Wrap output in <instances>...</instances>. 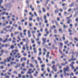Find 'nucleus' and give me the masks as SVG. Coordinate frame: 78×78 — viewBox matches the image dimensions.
<instances>
[{"instance_id":"f257e3e1","label":"nucleus","mask_w":78,"mask_h":78,"mask_svg":"<svg viewBox=\"0 0 78 78\" xmlns=\"http://www.w3.org/2000/svg\"><path fill=\"white\" fill-rule=\"evenodd\" d=\"M69 67L67 66H66V68H64V69H63V72H64V73H65V76H66V71H69Z\"/></svg>"},{"instance_id":"f03ea898","label":"nucleus","mask_w":78,"mask_h":78,"mask_svg":"<svg viewBox=\"0 0 78 78\" xmlns=\"http://www.w3.org/2000/svg\"><path fill=\"white\" fill-rule=\"evenodd\" d=\"M70 17L69 16V17H67L66 18L67 19H69V20H67V23L68 24H69L70 22H72V20L70 19Z\"/></svg>"},{"instance_id":"7ed1b4c3","label":"nucleus","mask_w":78,"mask_h":78,"mask_svg":"<svg viewBox=\"0 0 78 78\" xmlns=\"http://www.w3.org/2000/svg\"><path fill=\"white\" fill-rule=\"evenodd\" d=\"M46 39H47L46 38H42V40L43 42L42 43L43 44H45L46 43Z\"/></svg>"},{"instance_id":"20e7f679","label":"nucleus","mask_w":78,"mask_h":78,"mask_svg":"<svg viewBox=\"0 0 78 78\" xmlns=\"http://www.w3.org/2000/svg\"><path fill=\"white\" fill-rule=\"evenodd\" d=\"M5 6L7 8H11L12 6L10 4H5Z\"/></svg>"},{"instance_id":"39448f33","label":"nucleus","mask_w":78,"mask_h":78,"mask_svg":"<svg viewBox=\"0 0 78 78\" xmlns=\"http://www.w3.org/2000/svg\"><path fill=\"white\" fill-rule=\"evenodd\" d=\"M17 55H16L15 56V58H17V56H18V58H20V57H21V55H20V53H18L17 54Z\"/></svg>"},{"instance_id":"423d86ee","label":"nucleus","mask_w":78,"mask_h":78,"mask_svg":"<svg viewBox=\"0 0 78 78\" xmlns=\"http://www.w3.org/2000/svg\"><path fill=\"white\" fill-rule=\"evenodd\" d=\"M14 51H16V52H18V51L17 50H12V53H13V55H16V53L14 52Z\"/></svg>"},{"instance_id":"0eeeda50","label":"nucleus","mask_w":78,"mask_h":78,"mask_svg":"<svg viewBox=\"0 0 78 78\" xmlns=\"http://www.w3.org/2000/svg\"><path fill=\"white\" fill-rule=\"evenodd\" d=\"M7 42H8V38H5V40H3L2 41V42L4 44L6 43Z\"/></svg>"},{"instance_id":"6e6552de","label":"nucleus","mask_w":78,"mask_h":78,"mask_svg":"<svg viewBox=\"0 0 78 78\" xmlns=\"http://www.w3.org/2000/svg\"><path fill=\"white\" fill-rule=\"evenodd\" d=\"M11 28V26L9 25L6 27L5 28H3V30L4 31H6V30H5V29H6L7 28Z\"/></svg>"},{"instance_id":"1a4fd4ad","label":"nucleus","mask_w":78,"mask_h":78,"mask_svg":"<svg viewBox=\"0 0 78 78\" xmlns=\"http://www.w3.org/2000/svg\"><path fill=\"white\" fill-rule=\"evenodd\" d=\"M23 59L24 61H26L27 60V58L25 57H23V58H21V62H22L23 61Z\"/></svg>"},{"instance_id":"9d476101","label":"nucleus","mask_w":78,"mask_h":78,"mask_svg":"<svg viewBox=\"0 0 78 78\" xmlns=\"http://www.w3.org/2000/svg\"><path fill=\"white\" fill-rule=\"evenodd\" d=\"M27 33L28 34V37H31V34L30 33V30H28Z\"/></svg>"},{"instance_id":"9b49d317","label":"nucleus","mask_w":78,"mask_h":78,"mask_svg":"<svg viewBox=\"0 0 78 78\" xmlns=\"http://www.w3.org/2000/svg\"><path fill=\"white\" fill-rule=\"evenodd\" d=\"M17 39H19V40H17L16 41V42H19V41H20L21 39H20V37H19V35H18L17 37Z\"/></svg>"},{"instance_id":"f8f14e48","label":"nucleus","mask_w":78,"mask_h":78,"mask_svg":"<svg viewBox=\"0 0 78 78\" xmlns=\"http://www.w3.org/2000/svg\"><path fill=\"white\" fill-rule=\"evenodd\" d=\"M48 30L47 28L45 29L44 30V31L46 32L47 34H49V32H48Z\"/></svg>"},{"instance_id":"ddd939ff","label":"nucleus","mask_w":78,"mask_h":78,"mask_svg":"<svg viewBox=\"0 0 78 78\" xmlns=\"http://www.w3.org/2000/svg\"><path fill=\"white\" fill-rule=\"evenodd\" d=\"M33 51H34V53H37V51L36 50V48H34L33 49Z\"/></svg>"},{"instance_id":"4468645a","label":"nucleus","mask_w":78,"mask_h":78,"mask_svg":"<svg viewBox=\"0 0 78 78\" xmlns=\"http://www.w3.org/2000/svg\"><path fill=\"white\" fill-rule=\"evenodd\" d=\"M20 35L21 37H24V36H22V35H23V34L21 32L20 33Z\"/></svg>"},{"instance_id":"2eb2a0df","label":"nucleus","mask_w":78,"mask_h":78,"mask_svg":"<svg viewBox=\"0 0 78 78\" xmlns=\"http://www.w3.org/2000/svg\"><path fill=\"white\" fill-rule=\"evenodd\" d=\"M54 37H55V40H56V41H58V37H57V35H54Z\"/></svg>"},{"instance_id":"dca6fc26","label":"nucleus","mask_w":78,"mask_h":78,"mask_svg":"<svg viewBox=\"0 0 78 78\" xmlns=\"http://www.w3.org/2000/svg\"><path fill=\"white\" fill-rule=\"evenodd\" d=\"M10 64L11 65H12V64H13L14 65H15L16 64V62H11Z\"/></svg>"},{"instance_id":"f3484780","label":"nucleus","mask_w":78,"mask_h":78,"mask_svg":"<svg viewBox=\"0 0 78 78\" xmlns=\"http://www.w3.org/2000/svg\"><path fill=\"white\" fill-rule=\"evenodd\" d=\"M50 28L51 30H52L53 28H54V29L56 28V26L55 25H53L52 26V27H50Z\"/></svg>"},{"instance_id":"a211bd4d","label":"nucleus","mask_w":78,"mask_h":78,"mask_svg":"<svg viewBox=\"0 0 78 78\" xmlns=\"http://www.w3.org/2000/svg\"><path fill=\"white\" fill-rule=\"evenodd\" d=\"M74 6V3H73L69 5V7H72V6Z\"/></svg>"},{"instance_id":"6ab92c4d","label":"nucleus","mask_w":78,"mask_h":78,"mask_svg":"<svg viewBox=\"0 0 78 78\" xmlns=\"http://www.w3.org/2000/svg\"><path fill=\"white\" fill-rule=\"evenodd\" d=\"M11 59V57H9V58H7V61L8 62H10V59Z\"/></svg>"},{"instance_id":"aec40b11","label":"nucleus","mask_w":78,"mask_h":78,"mask_svg":"<svg viewBox=\"0 0 78 78\" xmlns=\"http://www.w3.org/2000/svg\"><path fill=\"white\" fill-rule=\"evenodd\" d=\"M62 39L63 41H65V35L63 34V37H62Z\"/></svg>"},{"instance_id":"412c9836","label":"nucleus","mask_w":78,"mask_h":78,"mask_svg":"<svg viewBox=\"0 0 78 78\" xmlns=\"http://www.w3.org/2000/svg\"><path fill=\"white\" fill-rule=\"evenodd\" d=\"M19 33V32L16 31L15 32V33H14V34L15 35H16V34H18Z\"/></svg>"},{"instance_id":"4be33fe9","label":"nucleus","mask_w":78,"mask_h":78,"mask_svg":"<svg viewBox=\"0 0 78 78\" xmlns=\"http://www.w3.org/2000/svg\"><path fill=\"white\" fill-rule=\"evenodd\" d=\"M42 9L43 12H45V9L44 7H42Z\"/></svg>"},{"instance_id":"5701e85b","label":"nucleus","mask_w":78,"mask_h":78,"mask_svg":"<svg viewBox=\"0 0 78 78\" xmlns=\"http://www.w3.org/2000/svg\"><path fill=\"white\" fill-rule=\"evenodd\" d=\"M45 64H42L41 65V68H44V67H45Z\"/></svg>"},{"instance_id":"b1692460","label":"nucleus","mask_w":78,"mask_h":78,"mask_svg":"<svg viewBox=\"0 0 78 78\" xmlns=\"http://www.w3.org/2000/svg\"><path fill=\"white\" fill-rule=\"evenodd\" d=\"M31 43H32V44H34V40H33V39H32V38L31 39Z\"/></svg>"},{"instance_id":"393cba45","label":"nucleus","mask_w":78,"mask_h":78,"mask_svg":"<svg viewBox=\"0 0 78 78\" xmlns=\"http://www.w3.org/2000/svg\"><path fill=\"white\" fill-rule=\"evenodd\" d=\"M64 75L65 76H66V75H67V76H69V73H66V75L65 76V73H64Z\"/></svg>"},{"instance_id":"a878e982","label":"nucleus","mask_w":78,"mask_h":78,"mask_svg":"<svg viewBox=\"0 0 78 78\" xmlns=\"http://www.w3.org/2000/svg\"><path fill=\"white\" fill-rule=\"evenodd\" d=\"M43 18H44V20H45L47 19V16H46L44 15V16Z\"/></svg>"},{"instance_id":"bb28decb","label":"nucleus","mask_w":78,"mask_h":78,"mask_svg":"<svg viewBox=\"0 0 78 78\" xmlns=\"http://www.w3.org/2000/svg\"><path fill=\"white\" fill-rule=\"evenodd\" d=\"M59 12V11H58V10H56L55 11V14H56V13H58Z\"/></svg>"},{"instance_id":"cd10ccee","label":"nucleus","mask_w":78,"mask_h":78,"mask_svg":"<svg viewBox=\"0 0 78 78\" xmlns=\"http://www.w3.org/2000/svg\"><path fill=\"white\" fill-rule=\"evenodd\" d=\"M18 29L20 31H22V28H21V27L20 26H19L18 28Z\"/></svg>"},{"instance_id":"c85d7f7f","label":"nucleus","mask_w":78,"mask_h":78,"mask_svg":"<svg viewBox=\"0 0 78 78\" xmlns=\"http://www.w3.org/2000/svg\"><path fill=\"white\" fill-rule=\"evenodd\" d=\"M14 48V46L13 45H12L11 46L10 48L11 49H13Z\"/></svg>"},{"instance_id":"c756f323","label":"nucleus","mask_w":78,"mask_h":78,"mask_svg":"<svg viewBox=\"0 0 78 78\" xmlns=\"http://www.w3.org/2000/svg\"><path fill=\"white\" fill-rule=\"evenodd\" d=\"M44 23H48V20H47V19L44 20Z\"/></svg>"},{"instance_id":"7c9ffc66","label":"nucleus","mask_w":78,"mask_h":78,"mask_svg":"<svg viewBox=\"0 0 78 78\" xmlns=\"http://www.w3.org/2000/svg\"><path fill=\"white\" fill-rule=\"evenodd\" d=\"M28 73H29V75H31V73L30 71H28L27 73V74H28Z\"/></svg>"},{"instance_id":"2f4dec72","label":"nucleus","mask_w":78,"mask_h":78,"mask_svg":"<svg viewBox=\"0 0 78 78\" xmlns=\"http://www.w3.org/2000/svg\"><path fill=\"white\" fill-rule=\"evenodd\" d=\"M34 61L35 62V64L36 65H37V61L36 60H34Z\"/></svg>"},{"instance_id":"473e14b6","label":"nucleus","mask_w":78,"mask_h":78,"mask_svg":"<svg viewBox=\"0 0 78 78\" xmlns=\"http://www.w3.org/2000/svg\"><path fill=\"white\" fill-rule=\"evenodd\" d=\"M54 33L55 34L57 33V30H55L54 31Z\"/></svg>"},{"instance_id":"72a5a7b5","label":"nucleus","mask_w":78,"mask_h":78,"mask_svg":"<svg viewBox=\"0 0 78 78\" xmlns=\"http://www.w3.org/2000/svg\"><path fill=\"white\" fill-rule=\"evenodd\" d=\"M32 33L33 34H34V33H36V31H32Z\"/></svg>"},{"instance_id":"f704fd0d","label":"nucleus","mask_w":78,"mask_h":78,"mask_svg":"<svg viewBox=\"0 0 78 78\" xmlns=\"http://www.w3.org/2000/svg\"><path fill=\"white\" fill-rule=\"evenodd\" d=\"M22 66L24 67H25V63H23V64H22Z\"/></svg>"},{"instance_id":"c9c22d12","label":"nucleus","mask_w":78,"mask_h":78,"mask_svg":"<svg viewBox=\"0 0 78 78\" xmlns=\"http://www.w3.org/2000/svg\"><path fill=\"white\" fill-rule=\"evenodd\" d=\"M6 38L7 39H8V38H9V35H6Z\"/></svg>"},{"instance_id":"e433bc0d","label":"nucleus","mask_w":78,"mask_h":78,"mask_svg":"<svg viewBox=\"0 0 78 78\" xmlns=\"http://www.w3.org/2000/svg\"><path fill=\"white\" fill-rule=\"evenodd\" d=\"M26 49H27V51H29V50L28 49V48H29V47L28 46H27L26 47Z\"/></svg>"},{"instance_id":"4c0bfd02","label":"nucleus","mask_w":78,"mask_h":78,"mask_svg":"<svg viewBox=\"0 0 78 78\" xmlns=\"http://www.w3.org/2000/svg\"><path fill=\"white\" fill-rule=\"evenodd\" d=\"M63 27L65 29L66 28H67V27H68L66 26V25H63Z\"/></svg>"},{"instance_id":"58836bf2","label":"nucleus","mask_w":78,"mask_h":78,"mask_svg":"<svg viewBox=\"0 0 78 78\" xmlns=\"http://www.w3.org/2000/svg\"><path fill=\"white\" fill-rule=\"evenodd\" d=\"M71 60H72V61H75V60H77V59H76L75 58H74L73 59L72 58Z\"/></svg>"},{"instance_id":"ea45409f","label":"nucleus","mask_w":78,"mask_h":78,"mask_svg":"<svg viewBox=\"0 0 78 78\" xmlns=\"http://www.w3.org/2000/svg\"><path fill=\"white\" fill-rule=\"evenodd\" d=\"M27 65H28L29 64V60H27Z\"/></svg>"},{"instance_id":"a19ab883","label":"nucleus","mask_w":78,"mask_h":78,"mask_svg":"<svg viewBox=\"0 0 78 78\" xmlns=\"http://www.w3.org/2000/svg\"><path fill=\"white\" fill-rule=\"evenodd\" d=\"M11 41H12V39H11V38H10L8 39V42L9 41L10 42H11Z\"/></svg>"},{"instance_id":"79ce46f5","label":"nucleus","mask_w":78,"mask_h":78,"mask_svg":"<svg viewBox=\"0 0 78 78\" xmlns=\"http://www.w3.org/2000/svg\"><path fill=\"white\" fill-rule=\"evenodd\" d=\"M5 63H4V62H0V64H1V65H2L3 64H5Z\"/></svg>"},{"instance_id":"37998d69","label":"nucleus","mask_w":78,"mask_h":78,"mask_svg":"<svg viewBox=\"0 0 78 78\" xmlns=\"http://www.w3.org/2000/svg\"><path fill=\"white\" fill-rule=\"evenodd\" d=\"M61 66H66V64L65 63H61Z\"/></svg>"},{"instance_id":"c03bdc74","label":"nucleus","mask_w":78,"mask_h":78,"mask_svg":"<svg viewBox=\"0 0 78 78\" xmlns=\"http://www.w3.org/2000/svg\"><path fill=\"white\" fill-rule=\"evenodd\" d=\"M13 73L14 74H17V72L16 71H14L13 72Z\"/></svg>"},{"instance_id":"a18cd8bd","label":"nucleus","mask_w":78,"mask_h":78,"mask_svg":"<svg viewBox=\"0 0 78 78\" xmlns=\"http://www.w3.org/2000/svg\"><path fill=\"white\" fill-rule=\"evenodd\" d=\"M38 61H41V58H40V57H38Z\"/></svg>"},{"instance_id":"49530a36","label":"nucleus","mask_w":78,"mask_h":78,"mask_svg":"<svg viewBox=\"0 0 78 78\" xmlns=\"http://www.w3.org/2000/svg\"><path fill=\"white\" fill-rule=\"evenodd\" d=\"M68 43V41H65L64 42L65 44H67Z\"/></svg>"},{"instance_id":"de8ad7c7","label":"nucleus","mask_w":78,"mask_h":78,"mask_svg":"<svg viewBox=\"0 0 78 78\" xmlns=\"http://www.w3.org/2000/svg\"><path fill=\"white\" fill-rule=\"evenodd\" d=\"M41 41H38L37 42V44H38V45H41Z\"/></svg>"},{"instance_id":"09e8293b","label":"nucleus","mask_w":78,"mask_h":78,"mask_svg":"<svg viewBox=\"0 0 78 78\" xmlns=\"http://www.w3.org/2000/svg\"><path fill=\"white\" fill-rule=\"evenodd\" d=\"M55 22L56 23V25H57V26H58V23L57 22H56V21H55Z\"/></svg>"},{"instance_id":"8fccbe9b","label":"nucleus","mask_w":78,"mask_h":78,"mask_svg":"<svg viewBox=\"0 0 78 78\" xmlns=\"http://www.w3.org/2000/svg\"><path fill=\"white\" fill-rule=\"evenodd\" d=\"M17 66L18 67H20V63H18L17 64Z\"/></svg>"},{"instance_id":"3c124183","label":"nucleus","mask_w":78,"mask_h":78,"mask_svg":"<svg viewBox=\"0 0 78 78\" xmlns=\"http://www.w3.org/2000/svg\"><path fill=\"white\" fill-rule=\"evenodd\" d=\"M43 50L44 51V52H47V50H46V49H45V48H43Z\"/></svg>"},{"instance_id":"603ef678","label":"nucleus","mask_w":78,"mask_h":78,"mask_svg":"<svg viewBox=\"0 0 78 78\" xmlns=\"http://www.w3.org/2000/svg\"><path fill=\"white\" fill-rule=\"evenodd\" d=\"M47 70H48V72H50V70L49 68H48L47 69Z\"/></svg>"},{"instance_id":"864d4df0","label":"nucleus","mask_w":78,"mask_h":78,"mask_svg":"<svg viewBox=\"0 0 78 78\" xmlns=\"http://www.w3.org/2000/svg\"><path fill=\"white\" fill-rule=\"evenodd\" d=\"M0 69H3V66H0Z\"/></svg>"},{"instance_id":"5fc2aeb1","label":"nucleus","mask_w":78,"mask_h":78,"mask_svg":"<svg viewBox=\"0 0 78 78\" xmlns=\"http://www.w3.org/2000/svg\"><path fill=\"white\" fill-rule=\"evenodd\" d=\"M55 67V66L54 65H53L52 67V69H53V70H55V68H54V67Z\"/></svg>"},{"instance_id":"6e6d98bb","label":"nucleus","mask_w":78,"mask_h":78,"mask_svg":"<svg viewBox=\"0 0 78 78\" xmlns=\"http://www.w3.org/2000/svg\"><path fill=\"white\" fill-rule=\"evenodd\" d=\"M72 11V9H69L68 10V12H70V11Z\"/></svg>"},{"instance_id":"4d7b16f0","label":"nucleus","mask_w":78,"mask_h":78,"mask_svg":"<svg viewBox=\"0 0 78 78\" xmlns=\"http://www.w3.org/2000/svg\"><path fill=\"white\" fill-rule=\"evenodd\" d=\"M27 55V53H24L23 54V55L24 56H26Z\"/></svg>"},{"instance_id":"13d9d810","label":"nucleus","mask_w":78,"mask_h":78,"mask_svg":"<svg viewBox=\"0 0 78 78\" xmlns=\"http://www.w3.org/2000/svg\"><path fill=\"white\" fill-rule=\"evenodd\" d=\"M37 21H38V22H39V21L40 20H39V17H38L37 18Z\"/></svg>"},{"instance_id":"bf43d9fd","label":"nucleus","mask_w":78,"mask_h":78,"mask_svg":"<svg viewBox=\"0 0 78 78\" xmlns=\"http://www.w3.org/2000/svg\"><path fill=\"white\" fill-rule=\"evenodd\" d=\"M74 40H75L76 41H78V39L76 38V37L74 38Z\"/></svg>"},{"instance_id":"052dcab7","label":"nucleus","mask_w":78,"mask_h":78,"mask_svg":"<svg viewBox=\"0 0 78 78\" xmlns=\"http://www.w3.org/2000/svg\"><path fill=\"white\" fill-rule=\"evenodd\" d=\"M52 48H53V49H54V48H55V45H52Z\"/></svg>"},{"instance_id":"680f3d73","label":"nucleus","mask_w":78,"mask_h":78,"mask_svg":"<svg viewBox=\"0 0 78 78\" xmlns=\"http://www.w3.org/2000/svg\"><path fill=\"white\" fill-rule=\"evenodd\" d=\"M32 47L35 48V47H36V44H33Z\"/></svg>"},{"instance_id":"e2e57ef3","label":"nucleus","mask_w":78,"mask_h":78,"mask_svg":"<svg viewBox=\"0 0 78 78\" xmlns=\"http://www.w3.org/2000/svg\"><path fill=\"white\" fill-rule=\"evenodd\" d=\"M39 41V38H36V41Z\"/></svg>"},{"instance_id":"0e129e2a","label":"nucleus","mask_w":78,"mask_h":78,"mask_svg":"<svg viewBox=\"0 0 78 78\" xmlns=\"http://www.w3.org/2000/svg\"><path fill=\"white\" fill-rule=\"evenodd\" d=\"M41 54H42V52H39L38 54L39 56H40V55H41Z\"/></svg>"},{"instance_id":"69168bd1","label":"nucleus","mask_w":78,"mask_h":78,"mask_svg":"<svg viewBox=\"0 0 78 78\" xmlns=\"http://www.w3.org/2000/svg\"><path fill=\"white\" fill-rule=\"evenodd\" d=\"M34 16H37V14L36 12H34Z\"/></svg>"},{"instance_id":"338daca9","label":"nucleus","mask_w":78,"mask_h":78,"mask_svg":"<svg viewBox=\"0 0 78 78\" xmlns=\"http://www.w3.org/2000/svg\"><path fill=\"white\" fill-rule=\"evenodd\" d=\"M30 78H33V77L32 76V75H30Z\"/></svg>"},{"instance_id":"774afa93","label":"nucleus","mask_w":78,"mask_h":78,"mask_svg":"<svg viewBox=\"0 0 78 78\" xmlns=\"http://www.w3.org/2000/svg\"><path fill=\"white\" fill-rule=\"evenodd\" d=\"M76 22H78V18H77L76 19Z\"/></svg>"}]
</instances>
